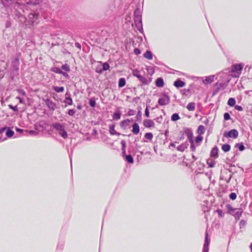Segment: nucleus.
<instances>
[{
  "instance_id": "nucleus-1",
  "label": "nucleus",
  "mask_w": 252,
  "mask_h": 252,
  "mask_svg": "<svg viewBox=\"0 0 252 252\" xmlns=\"http://www.w3.org/2000/svg\"><path fill=\"white\" fill-rule=\"evenodd\" d=\"M27 2L19 9L14 10V18H17L25 26H35L38 24L40 21L39 12L36 9L34 10V6L37 5H28Z\"/></svg>"
},
{
  "instance_id": "nucleus-2",
  "label": "nucleus",
  "mask_w": 252,
  "mask_h": 252,
  "mask_svg": "<svg viewBox=\"0 0 252 252\" xmlns=\"http://www.w3.org/2000/svg\"><path fill=\"white\" fill-rule=\"evenodd\" d=\"M1 3L5 7V14H10L14 16V10L19 9L25 3L23 2V0H0Z\"/></svg>"
},
{
  "instance_id": "nucleus-3",
  "label": "nucleus",
  "mask_w": 252,
  "mask_h": 252,
  "mask_svg": "<svg viewBox=\"0 0 252 252\" xmlns=\"http://www.w3.org/2000/svg\"><path fill=\"white\" fill-rule=\"evenodd\" d=\"M28 5H38L44 8H49L54 10L58 7V3L54 0H30L27 2Z\"/></svg>"
},
{
  "instance_id": "nucleus-4",
  "label": "nucleus",
  "mask_w": 252,
  "mask_h": 252,
  "mask_svg": "<svg viewBox=\"0 0 252 252\" xmlns=\"http://www.w3.org/2000/svg\"><path fill=\"white\" fill-rule=\"evenodd\" d=\"M52 127L55 129L63 139H66L67 133L65 130V126L59 123H56L52 124Z\"/></svg>"
},
{
  "instance_id": "nucleus-5",
  "label": "nucleus",
  "mask_w": 252,
  "mask_h": 252,
  "mask_svg": "<svg viewBox=\"0 0 252 252\" xmlns=\"http://www.w3.org/2000/svg\"><path fill=\"white\" fill-rule=\"evenodd\" d=\"M19 56L16 55L14 60L12 62V72H11V78L13 79V77L15 76L18 75V71L19 69Z\"/></svg>"
},
{
  "instance_id": "nucleus-6",
  "label": "nucleus",
  "mask_w": 252,
  "mask_h": 252,
  "mask_svg": "<svg viewBox=\"0 0 252 252\" xmlns=\"http://www.w3.org/2000/svg\"><path fill=\"white\" fill-rule=\"evenodd\" d=\"M170 97L166 93H163L162 97H160L158 100V103L160 106L166 105L170 102Z\"/></svg>"
},
{
  "instance_id": "nucleus-7",
  "label": "nucleus",
  "mask_w": 252,
  "mask_h": 252,
  "mask_svg": "<svg viewBox=\"0 0 252 252\" xmlns=\"http://www.w3.org/2000/svg\"><path fill=\"white\" fill-rule=\"evenodd\" d=\"M238 131L235 129H232L229 131H225L223 133V136L226 138H232L236 139L238 136Z\"/></svg>"
},
{
  "instance_id": "nucleus-8",
  "label": "nucleus",
  "mask_w": 252,
  "mask_h": 252,
  "mask_svg": "<svg viewBox=\"0 0 252 252\" xmlns=\"http://www.w3.org/2000/svg\"><path fill=\"white\" fill-rule=\"evenodd\" d=\"M43 100L49 109H50L52 111H54L57 108V105H56V103L52 101L51 100L49 99V98H46V99L43 98Z\"/></svg>"
},
{
  "instance_id": "nucleus-9",
  "label": "nucleus",
  "mask_w": 252,
  "mask_h": 252,
  "mask_svg": "<svg viewBox=\"0 0 252 252\" xmlns=\"http://www.w3.org/2000/svg\"><path fill=\"white\" fill-rule=\"evenodd\" d=\"M210 244V239L208 237V234L207 232L205 233V242L203 246V252H208L209 245Z\"/></svg>"
},
{
  "instance_id": "nucleus-10",
  "label": "nucleus",
  "mask_w": 252,
  "mask_h": 252,
  "mask_svg": "<svg viewBox=\"0 0 252 252\" xmlns=\"http://www.w3.org/2000/svg\"><path fill=\"white\" fill-rule=\"evenodd\" d=\"M134 21L137 29L141 32L143 30L142 17H134Z\"/></svg>"
},
{
  "instance_id": "nucleus-11",
  "label": "nucleus",
  "mask_w": 252,
  "mask_h": 252,
  "mask_svg": "<svg viewBox=\"0 0 252 252\" xmlns=\"http://www.w3.org/2000/svg\"><path fill=\"white\" fill-rule=\"evenodd\" d=\"M244 67V64L240 63L238 64H236L233 65L232 66V70L233 72H236L237 73L241 72Z\"/></svg>"
},
{
  "instance_id": "nucleus-12",
  "label": "nucleus",
  "mask_w": 252,
  "mask_h": 252,
  "mask_svg": "<svg viewBox=\"0 0 252 252\" xmlns=\"http://www.w3.org/2000/svg\"><path fill=\"white\" fill-rule=\"evenodd\" d=\"M185 133L188 136V138L189 139V142H192L193 141V133L192 132V131L189 128H185Z\"/></svg>"
},
{
  "instance_id": "nucleus-13",
  "label": "nucleus",
  "mask_w": 252,
  "mask_h": 252,
  "mask_svg": "<svg viewBox=\"0 0 252 252\" xmlns=\"http://www.w3.org/2000/svg\"><path fill=\"white\" fill-rule=\"evenodd\" d=\"M143 125L145 127L150 128L155 126L154 122L150 119H146L143 121Z\"/></svg>"
},
{
  "instance_id": "nucleus-14",
  "label": "nucleus",
  "mask_w": 252,
  "mask_h": 252,
  "mask_svg": "<svg viewBox=\"0 0 252 252\" xmlns=\"http://www.w3.org/2000/svg\"><path fill=\"white\" fill-rule=\"evenodd\" d=\"M174 85L177 88L183 87L185 86V83L180 79H178L174 82Z\"/></svg>"
},
{
  "instance_id": "nucleus-15",
  "label": "nucleus",
  "mask_w": 252,
  "mask_h": 252,
  "mask_svg": "<svg viewBox=\"0 0 252 252\" xmlns=\"http://www.w3.org/2000/svg\"><path fill=\"white\" fill-rule=\"evenodd\" d=\"M139 81L141 82L144 85H148L152 81V78H150L149 79H147L146 77L141 76L139 79Z\"/></svg>"
},
{
  "instance_id": "nucleus-16",
  "label": "nucleus",
  "mask_w": 252,
  "mask_h": 252,
  "mask_svg": "<svg viewBox=\"0 0 252 252\" xmlns=\"http://www.w3.org/2000/svg\"><path fill=\"white\" fill-rule=\"evenodd\" d=\"M132 129L131 131L134 134H137L140 131V128L137 123H134L132 126Z\"/></svg>"
},
{
  "instance_id": "nucleus-17",
  "label": "nucleus",
  "mask_w": 252,
  "mask_h": 252,
  "mask_svg": "<svg viewBox=\"0 0 252 252\" xmlns=\"http://www.w3.org/2000/svg\"><path fill=\"white\" fill-rule=\"evenodd\" d=\"M156 85L157 87H162L164 85V81L162 78H158L155 82Z\"/></svg>"
},
{
  "instance_id": "nucleus-18",
  "label": "nucleus",
  "mask_w": 252,
  "mask_h": 252,
  "mask_svg": "<svg viewBox=\"0 0 252 252\" xmlns=\"http://www.w3.org/2000/svg\"><path fill=\"white\" fill-rule=\"evenodd\" d=\"M219 149L217 147H214L211 151V157L217 158L218 157Z\"/></svg>"
},
{
  "instance_id": "nucleus-19",
  "label": "nucleus",
  "mask_w": 252,
  "mask_h": 252,
  "mask_svg": "<svg viewBox=\"0 0 252 252\" xmlns=\"http://www.w3.org/2000/svg\"><path fill=\"white\" fill-rule=\"evenodd\" d=\"M189 146V144L187 142H185L184 143H183L182 144L178 146L177 147V150L180 152H183L185 151L186 149L187 148L188 146Z\"/></svg>"
},
{
  "instance_id": "nucleus-20",
  "label": "nucleus",
  "mask_w": 252,
  "mask_h": 252,
  "mask_svg": "<svg viewBox=\"0 0 252 252\" xmlns=\"http://www.w3.org/2000/svg\"><path fill=\"white\" fill-rule=\"evenodd\" d=\"M143 57L148 60H151L153 59V56L151 51L150 50H147L144 54Z\"/></svg>"
},
{
  "instance_id": "nucleus-21",
  "label": "nucleus",
  "mask_w": 252,
  "mask_h": 252,
  "mask_svg": "<svg viewBox=\"0 0 252 252\" xmlns=\"http://www.w3.org/2000/svg\"><path fill=\"white\" fill-rule=\"evenodd\" d=\"M109 132L112 135H120V133L117 132L115 129V126L114 125H110L109 126Z\"/></svg>"
},
{
  "instance_id": "nucleus-22",
  "label": "nucleus",
  "mask_w": 252,
  "mask_h": 252,
  "mask_svg": "<svg viewBox=\"0 0 252 252\" xmlns=\"http://www.w3.org/2000/svg\"><path fill=\"white\" fill-rule=\"evenodd\" d=\"M130 120L126 119L121 122L120 124L121 127L124 129H126V127L129 125Z\"/></svg>"
},
{
  "instance_id": "nucleus-23",
  "label": "nucleus",
  "mask_w": 252,
  "mask_h": 252,
  "mask_svg": "<svg viewBox=\"0 0 252 252\" xmlns=\"http://www.w3.org/2000/svg\"><path fill=\"white\" fill-rule=\"evenodd\" d=\"M187 108L189 111H193L195 109V103L194 102H189L187 106Z\"/></svg>"
},
{
  "instance_id": "nucleus-24",
  "label": "nucleus",
  "mask_w": 252,
  "mask_h": 252,
  "mask_svg": "<svg viewBox=\"0 0 252 252\" xmlns=\"http://www.w3.org/2000/svg\"><path fill=\"white\" fill-rule=\"evenodd\" d=\"M6 130V135L7 136V137L11 138L14 135V132L13 130H12L10 128V127H7V128Z\"/></svg>"
},
{
  "instance_id": "nucleus-25",
  "label": "nucleus",
  "mask_w": 252,
  "mask_h": 252,
  "mask_svg": "<svg viewBox=\"0 0 252 252\" xmlns=\"http://www.w3.org/2000/svg\"><path fill=\"white\" fill-rule=\"evenodd\" d=\"M124 160L127 161L129 163H133L134 162L133 158L130 155H127L124 158Z\"/></svg>"
},
{
  "instance_id": "nucleus-26",
  "label": "nucleus",
  "mask_w": 252,
  "mask_h": 252,
  "mask_svg": "<svg viewBox=\"0 0 252 252\" xmlns=\"http://www.w3.org/2000/svg\"><path fill=\"white\" fill-rule=\"evenodd\" d=\"M205 127L202 125H200L197 128V133L200 134H203L205 133Z\"/></svg>"
},
{
  "instance_id": "nucleus-27",
  "label": "nucleus",
  "mask_w": 252,
  "mask_h": 252,
  "mask_svg": "<svg viewBox=\"0 0 252 252\" xmlns=\"http://www.w3.org/2000/svg\"><path fill=\"white\" fill-rule=\"evenodd\" d=\"M53 89L56 92L58 93L63 92L64 90V88L63 87L53 86Z\"/></svg>"
},
{
  "instance_id": "nucleus-28",
  "label": "nucleus",
  "mask_w": 252,
  "mask_h": 252,
  "mask_svg": "<svg viewBox=\"0 0 252 252\" xmlns=\"http://www.w3.org/2000/svg\"><path fill=\"white\" fill-rule=\"evenodd\" d=\"M134 17H142L141 11L140 8H137L134 11Z\"/></svg>"
},
{
  "instance_id": "nucleus-29",
  "label": "nucleus",
  "mask_w": 252,
  "mask_h": 252,
  "mask_svg": "<svg viewBox=\"0 0 252 252\" xmlns=\"http://www.w3.org/2000/svg\"><path fill=\"white\" fill-rule=\"evenodd\" d=\"M235 103H236V100H235V98H232V97L229 98L228 102H227V104L229 106L233 107V106H235Z\"/></svg>"
},
{
  "instance_id": "nucleus-30",
  "label": "nucleus",
  "mask_w": 252,
  "mask_h": 252,
  "mask_svg": "<svg viewBox=\"0 0 252 252\" xmlns=\"http://www.w3.org/2000/svg\"><path fill=\"white\" fill-rule=\"evenodd\" d=\"M63 102L68 105H72L73 103L72 99L70 96H66V98H65Z\"/></svg>"
},
{
  "instance_id": "nucleus-31",
  "label": "nucleus",
  "mask_w": 252,
  "mask_h": 252,
  "mask_svg": "<svg viewBox=\"0 0 252 252\" xmlns=\"http://www.w3.org/2000/svg\"><path fill=\"white\" fill-rule=\"evenodd\" d=\"M100 63H101L102 64V68L103 71H106L109 69L110 65H109V63H102L101 62H100Z\"/></svg>"
},
{
  "instance_id": "nucleus-32",
  "label": "nucleus",
  "mask_w": 252,
  "mask_h": 252,
  "mask_svg": "<svg viewBox=\"0 0 252 252\" xmlns=\"http://www.w3.org/2000/svg\"><path fill=\"white\" fill-rule=\"evenodd\" d=\"M221 149L223 152H227L230 150V146L228 144H225L222 146Z\"/></svg>"
},
{
  "instance_id": "nucleus-33",
  "label": "nucleus",
  "mask_w": 252,
  "mask_h": 252,
  "mask_svg": "<svg viewBox=\"0 0 252 252\" xmlns=\"http://www.w3.org/2000/svg\"><path fill=\"white\" fill-rule=\"evenodd\" d=\"M215 75H211L205 77V81L207 83H211L214 79Z\"/></svg>"
},
{
  "instance_id": "nucleus-34",
  "label": "nucleus",
  "mask_w": 252,
  "mask_h": 252,
  "mask_svg": "<svg viewBox=\"0 0 252 252\" xmlns=\"http://www.w3.org/2000/svg\"><path fill=\"white\" fill-rule=\"evenodd\" d=\"M126 80L125 78H121L119 80L118 86L119 87H123L126 85Z\"/></svg>"
},
{
  "instance_id": "nucleus-35",
  "label": "nucleus",
  "mask_w": 252,
  "mask_h": 252,
  "mask_svg": "<svg viewBox=\"0 0 252 252\" xmlns=\"http://www.w3.org/2000/svg\"><path fill=\"white\" fill-rule=\"evenodd\" d=\"M121 115V114L120 112H115L112 116L113 119L114 120H118L120 119Z\"/></svg>"
},
{
  "instance_id": "nucleus-36",
  "label": "nucleus",
  "mask_w": 252,
  "mask_h": 252,
  "mask_svg": "<svg viewBox=\"0 0 252 252\" xmlns=\"http://www.w3.org/2000/svg\"><path fill=\"white\" fill-rule=\"evenodd\" d=\"M102 67V64L101 63H100L99 64H98L95 67V71L99 74H101L103 72Z\"/></svg>"
},
{
  "instance_id": "nucleus-37",
  "label": "nucleus",
  "mask_w": 252,
  "mask_h": 252,
  "mask_svg": "<svg viewBox=\"0 0 252 252\" xmlns=\"http://www.w3.org/2000/svg\"><path fill=\"white\" fill-rule=\"evenodd\" d=\"M180 119L179 115L178 113H174L171 117L172 121L175 122Z\"/></svg>"
},
{
  "instance_id": "nucleus-38",
  "label": "nucleus",
  "mask_w": 252,
  "mask_h": 252,
  "mask_svg": "<svg viewBox=\"0 0 252 252\" xmlns=\"http://www.w3.org/2000/svg\"><path fill=\"white\" fill-rule=\"evenodd\" d=\"M232 177V174L230 173V174H229L228 177H224V176H221L220 178L221 180H224V181H225L227 183H229Z\"/></svg>"
},
{
  "instance_id": "nucleus-39",
  "label": "nucleus",
  "mask_w": 252,
  "mask_h": 252,
  "mask_svg": "<svg viewBox=\"0 0 252 252\" xmlns=\"http://www.w3.org/2000/svg\"><path fill=\"white\" fill-rule=\"evenodd\" d=\"M207 164L209 167L212 168L215 166V162L211 159H208L207 161Z\"/></svg>"
},
{
  "instance_id": "nucleus-40",
  "label": "nucleus",
  "mask_w": 252,
  "mask_h": 252,
  "mask_svg": "<svg viewBox=\"0 0 252 252\" xmlns=\"http://www.w3.org/2000/svg\"><path fill=\"white\" fill-rule=\"evenodd\" d=\"M133 75L139 79L142 75L140 74V71L137 69H134L132 72Z\"/></svg>"
},
{
  "instance_id": "nucleus-41",
  "label": "nucleus",
  "mask_w": 252,
  "mask_h": 252,
  "mask_svg": "<svg viewBox=\"0 0 252 252\" xmlns=\"http://www.w3.org/2000/svg\"><path fill=\"white\" fill-rule=\"evenodd\" d=\"M236 211H237L235 213L234 215L236 218H239L241 216V215L243 213V211L241 209H237Z\"/></svg>"
},
{
  "instance_id": "nucleus-42",
  "label": "nucleus",
  "mask_w": 252,
  "mask_h": 252,
  "mask_svg": "<svg viewBox=\"0 0 252 252\" xmlns=\"http://www.w3.org/2000/svg\"><path fill=\"white\" fill-rule=\"evenodd\" d=\"M61 68L63 70L65 71H67V72H69L70 70L69 65L67 63H65L64 64H63Z\"/></svg>"
},
{
  "instance_id": "nucleus-43",
  "label": "nucleus",
  "mask_w": 252,
  "mask_h": 252,
  "mask_svg": "<svg viewBox=\"0 0 252 252\" xmlns=\"http://www.w3.org/2000/svg\"><path fill=\"white\" fill-rule=\"evenodd\" d=\"M52 71L58 74H61L63 73L62 69L59 67H55L52 69Z\"/></svg>"
},
{
  "instance_id": "nucleus-44",
  "label": "nucleus",
  "mask_w": 252,
  "mask_h": 252,
  "mask_svg": "<svg viewBox=\"0 0 252 252\" xmlns=\"http://www.w3.org/2000/svg\"><path fill=\"white\" fill-rule=\"evenodd\" d=\"M235 147H237L240 151H243L245 148L242 143L236 144Z\"/></svg>"
},
{
  "instance_id": "nucleus-45",
  "label": "nucleus",
  "mask_w": 252,
  "mask_h": 252,
  "mask_svg": "<svg viewBox=\"0 0 252 252\" xmlns=\"http://www.w3.org/2000/svg\"><path fill=\"white\" fill-rule=\"evenodd\" d=\"M145 138L149 140H151L153 138V134L151 132H147L145 134Z\"/></svg>"
},
{
  "instance_id": "nucleus-46",
  "label": "nucleus",
  "mask_w": 252,
  "mask_h": 252,
  "mask_svg": "<svg viewBox=\"0 0 252 252\" xmlns=\"http://www.w3.org/2000/svg\"><path fill=\"white\" fill-rule=\"evenodd\" d=\"M227 208L228 209L229 213L230 214H232L233 212L234 211L237 210V209H233L232 208V207L230 205H229V204H228L227 205Z\"/></svg>"
},
{
  "instance_id": "nucleus-47",
  "label": "nucleus",
  "mask_w": 252,
  "mask_h": 252,
  "mask_svg": "<svg viewBox=\"0 0 252 252\" xmlns=\"http://www.w3.org/2000/svg\"><path fill=\"white\" fill-rule=\"evenodd\" d=\"M141 116H142V113H141V112L140 110H139L135 116V118L136 119V121H141Z\"/></svg>"
},
{
  "instance_id": "nucleus-48",
  "label": "nucleus",
  "mask_w": 252,
  "mask_h": 252,
  "mask_svg": "<svg viewBox=\"0 0 252 252\" xmlns=\"http://www.w3.org/2000/svg\"><path fill=\"white\" fill-rule=\"evenodd\" d=\"M89 104L92 107H95V104H96V103H95V100L94 99H93V98H91L90 101H89Z\"/></svg>"
},
{
  "instance_id": "nucleus-49",
  "label": "nucleus",
  "mask_w": 252,
  "mask_h": 252,
  "mask_svg": "<svg viewBox=\"0 0 252 252\" xmlns=\"http://www.w3.org/2000/svg\"><path fill=\"white\" fill-rule=\"evenodd\" d=\"M229 198L232 200L236 199L237 195L235 192H231L229 195Z\"/></svg>"
},
{
  "instance_id": "nucleus-50",
  "label": "nucleus",
  "mask_w": 252,
  "mask_h": 252,
  "mask_svg": "<svg viewBox=\"0 0 252 252\" xmlns=\"http://www.w3.org/2000/svg\"><path fill=\"white\" fill-rule=\"evenodd\" d=\"M203 140V137L201 135L197 136L195 139V141L196 143L201 142Z\"/></svg>"
},
{
  "instance_id": "nucleus-51",
  "label": "nucleus",
  "mask_w": 252,
  "mask_h": 252,
  "mask_svg": "<svg viewBox=\"0 0 252 252\" xmlns=\"http://www.w3.org/2000/svg\"><path fill=\"white\" fill-rule=\"evenodd\" d=\"M17 92L20 95H21L22 96H25L26 95V92L23 89H18Z\"/></svg>"
},
{
  "instance_id": "nucleus-52",
  "label": "nucleus",
  "mask_w": 252,
  "mask_h": 252,
  "mask_svg": "<svg viewBox=\"0 0 252 252\" xmlns=\"http://www.w3.org/2000/svg\"><path fill=\"white\" fill-rule=\"evenodd\" d=\"M246 221H245V220H241L239 223L240 228L244 227L246 225Z\"/></svg>"
},
{
  "instance_id": "nucleus-53",
  "label": "nucleus",
  "mask_w": 252,
  "mask_h": 252,
  "mask_svg": "<svg viewBox=\"0 0 252 252\" xmlns=\"http://www.w3.org/2000/svg\"><path fill=\"white\" fill-rule=\"evenodd\" d=\"M75 112H76V111L74 109H69L67 113L69 116H72L75 114Z\"/></svg>"
},
{
  "instance_id": "nucleus-54",
  "label": "nucleus",
  "mask_w": 252,
  "mask_h": 252,
  "mask_svg": "<svg viewBox=\"0 0 252 252\" xmlns=\"http://www.w3.org/2000/svg\"><path fill=\"white\" fill-rule=\"evenodd\" d=\"M224 119L225 121H227L230 119V116L228 113H225L223 115Z\"/></svg>"
},
{
  "instance_id": "nucleus-55",
  "label": "nucleus",
  "mask_w": 252,
  "mask_h": 252,
  "mask_svg": "<svg viewBox=\"0 0 252 252\" xmlns=\"http://www.w3.org/2000/svg\"><path fill=\"white\" fill-rule=\"evenodd\" d=\"M8 107H9L10 109H11L13 110L14 111H15V112H16V111H18V108H17V106H13V105H8Z\"/></svg>"
},
{
  "instance_id": "nucleus-56",
  "label": "nucleus",
  "mask_w": 252,
  "mask_h": 252,
  "mask_svg": "<svg viewBox=\"0 0 252 252\" xmlns=\"http://www.w3.org/2000/svg\"><path fill=\"white\" fill-rule=\"evenodd\" d=\"M135 114V111L132 109H129L128 112V116H133Z\"/></svg>"
},
{
  "instance_id": "nucleus-57",
  "label": "nucleus",
  "mask_w": 252,
  "mask_h": 252,
  "mask_svg": "<svg viewBox=\"0 0 252 252\" xmlns=\"http://www.w3.org/2000/svg\"><path fill=\"white\" fill-rule=\"evenodd\" d=\"M121 144L122 145V149H126V142L124 140H122L121 142Z\"/></svg>"
},
{
  "instance_id": "nucleus-58",
  "label": "nucleus",
  "mask_w": 252,
  "mask_h": 252,
  "mask_svg": "<svg viewBox=\"0 0 252 252\" xmlns=\"http://www.w3.org/2000/svg\"><path fill=\"white\" fill-rule=\"evenodd\" d=\"M235 109L239 111H242L243 110V109L241 106L238 105H235Z\"/></svg>"
},
{
  "instance_id": "nucleus-59",
  "label": "nucleus",
  "mask_w": 252,
  "mask_h": 252,
  "mask_svg": "<svg viewBox=\"0 0 252 252\" xmlns=\"http://www.w3.org/2000/svg\"><path fill=\"white\" fill-rule=\"evenodd\" d=\"M147 69L149 72L151 73V75L155 72V70L153 67H148L147 68Z\"/></svg>"
},
{
  "instance_id": "nucleus-60",
  "label": "nucleus",
  "mask_w": 252,
  "mask_h": 252,
  "mask_svg": "<svg viewBox=\"0 0 252 252\" xmlns=\"http://www.w3.org/2000/svg\"><path fill=\"white\" fill-rule=\"evenodd\" d=\"M190 149H191V150L192 151H195L196 148H195V145L194 144V142H190Z\"/></svg>"
},
{
  "instance_id": "nucleus-61",
  "label": "nucleus",
  "mask_w": 252,
  "mask_h": 252,
  "mask_svg": "<svg viewBox=\"0 0 252 252\" xmlns=\"http://www.w3.org/2000/svg\"><path fill=\"white\" fill-rule=\"evenodd\" d=\"M16 98L19 100V102L20 103H25V100H24V98H21L20 96H17L16 97Z\"/></svg>"
},
{
  "instance_id": "nucleus-62",
  "label": "nucleus",
  "mask_w": 252,
  "mask_h": 252,
  "mask_svg": "<svg viewBox=\"0 0 252 252\" xmlns=\"http://www.w3.org/2000/svg\"><path fill=\"white\" fill-rule=\"evenodd\" d=\"M145 115L147 117H149V111L148 107L147 106L145 110Z\"/></svg>"
},
{
  "instance_id": "nucleus-63",
  "label": "nucleus",
  "mask_w": 252,
  "mask_h": 252,
  "mask_svg": "<svg viewBox=\"0 0 252 252\" xmlns=\"http://www.w3.org/2000/svg\"><path fill=\"white\" fill-rule=\"evenodd\" d=\"M134 53L136 55H139V54H140L141 53V51L138 48H135L134 50Z\"/></svg>"
},
{
  "instance_id": "nucleus-64",
  "label": "nucleus",
  "mask_w": 252,
  "mask_h": 252,
  "mask_svg": "<svg viewBox=\"0 0 252 252\" xmlns=\"http://www.w3.org/2000/svg\"><path fill=\"white\" fill-rule=\"evenodd\" d=\"M217 212L219 214V215L220 217L223 216L224 214L222 212V211L221 210H217Z\"/></svg>"
}]
</instances>
